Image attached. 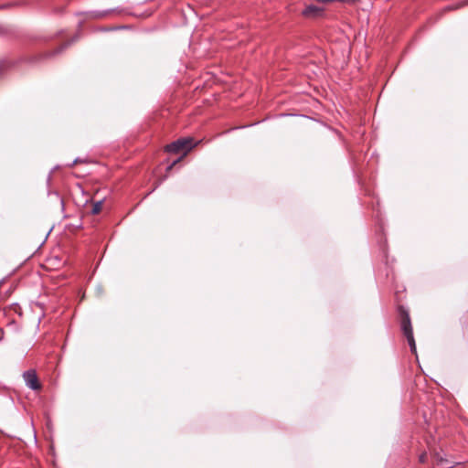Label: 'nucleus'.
<instances>
[{"label": "nucleus", "instance_id": "0eeeda50", "mask_svg": "<svg viewBox=\"0 0 468 468\" xmlns=\"http://www.w3.org/2000/svg\"><path fill=\"white\" fill-rule=\"evenodd\" d=\"M406 338L408 340V343H409V346L410 347L411 353L416 354L417 353V348H416V343H415V339H414L413 334L410 335H407Z\"/></svg>", "mask_w": 468, "mask_h": 468}, {"label": "nucleus", "instance_id": "7ed1b4c3", "mask_svg": "<svg viewBox=\"0 0 468 468\" xmlns=\"http://www.w3.org/2000/svg\"><path fill=\"white\" fill-rule=\"evenodd\" d=\"M399 314L401 316V330L405 336L412 335L413 330L411 326V322L410 318V314L407 310H405L402 306L399 307Z\"/></svg>", "mask_w": 468, "mask_h": 468}, {"label": "nucleus", "instance_id": "423d86ee", "mask_svg": "<svg viewBox=\"0 0 468 468\" xmlns=\"http://www.w3.org/2000/svg\"><path fill=\"white\" fill-rule=\"evenodd\" d=\"M86 14L90 18H101L108 14V11H90Z\"/></svg>", "mask_w": 468, "mask_h": 468}, {"label": "nucleus", "instance_id": "f03ea898", "mask_svg": "<svg viewBox=\"0 0 468 468\" xmlns=\"http://www.w3.org/2000/svg\"><path fill=\"white\" fill-rule=\"evenodd\" d=\"M23 378L27 387H28L30 389L39 390L41 388V385L35 370L29 369L25 371L23 373Z\"/></svg>", "mask_w": 468, "mask_h": 468}, {"label": "nucleus", "instance_id": "20e7f679", "mask_svg": "<svg viewBox=\"0 0 468 468\" xmlns=\"http://www.w3.org/2000/svg\"><path fill=\"white\" fill-rule=\"evenodd\" d=\"M322 8L314 5H309L302 11V15L305 17H317L322 14Z\"/></svg>", "mask_w": 468, "mask_h": 468}, {"label": "nucleus", "instance_id": "9d476101", "mask_svg": "<svg viewBox=\"0 0 468 468\" xmlns=\"http://www.w3.org/2000/svg\"><path fill=\"white\" fill-rule=\"evenodd\" d=\"M319 3L346 2L347 0H316Z\"/></svg>", "mask_w": 468, "mask_h": 468}, {"label": "nucleus", "instance_id": "39448f33", "mask_svg": "<svg viewBox=\"0 0 468 468\" xmlns=\"http://www.w3.org/2000/svg\"><path fill=\"white\" fill-rule=\"evenodd\" d=\"M77 39V37L72 39L70 42H67V43H64L63 45H61L58 49L54 50L52 53H46L44 54L43 56L44 57H49V56H53L55 54H58L59 52H61L62 50H64L65 48H67L73 41H75Z\"/></svg>", "mask_w": 468, "mask_h": 468}, {"label": "nucleus", "instance_id": "1a4fd4ad", "mask_svg": "<svg viewBox=\"0 0 468 468\" xmlns=\"http://www.w3.org/2000/svg\"><path fill=\"white\" fill-rule=\"evenodd\" d=\"M467 5H468V0H463L461 3H459L458 5L449 6V9L455 10V9H458V8Z\"/></svg>", "mask_w": 468, "mask_h": 468}, {"label": "nucleus", "instance_id": "f8f14e48", "mask_svg": "<svg viewBox=\"0 0 468 468\" xmlns=\"http://www.w3.org/2000/svg\"><path fill=\"white\" fill-rule=\"evenodd\" d=\"M180 160H181V157H180V158H178L177 160L174 161V162H173V163H172V164L167 167V170H168V171H169V170H171V169L173 168V166H174L176 163H178Z\"/></svg>", "mask_w": 468, "mask_h": 468}, {"label": "nucleus", "instance_id": "ddd939ff", "mask_svg": "<svg viewBox=\"0 0 468 468\" xmlns=\"http://www.w3.org/2000/svg\"><path fill=\"white\" fill-rule=\"evenodd\" d=\"M78 161H79L78 159H75V160L72 162V164H70V165H69V166H73L75 164H77V163H78Z\"/></svg>", "mask_w": 468, "mask_h": 468}, {"label": "nucleus", "instance_id": "f257e3e1", "mask_svg": "<svg viewBox=\"0 0 468 468\" xmlns=\"http://www.w3.org/2000/svg\"><path fill=\"white\" fill-rule=\"evenodd\" d=\"M194 140L191 137L180 138L165 146V151L173 154L183 153L186 155L195 147Z\"/></svg>", "mask_w": 468, "mask_h": 468}, {"label": "nucleus", "instance_id": "9b49d317", "mask_svg": "<svg viewBox=\"0 0 468 468\" xmlns=\"http://www.w3.org/2000/svg\"><path fill=\"white\" fill-rule=\"evenodd\" d=\"M419 460L420 463H425L426 460H427V453L426 452H423L421 453L420 456H419Z\"/></svg>", "mask_w": 468, "mask_h": 468}, {"label": "nucleus", "instance_id": "6e6552de", "mask_svg": "<svg viewBox=\"0 0 468 468\" xmlns=\"http://www.w3.org/2000/svg\"><path fill=\"white\" fill-rule=\"evenodd\" d=\"M102 208V201H97L93 204V207H92V214H99L101 212Z\"/></svg>", "mask_w": 468, "mask_h": 468}]
</instances>
